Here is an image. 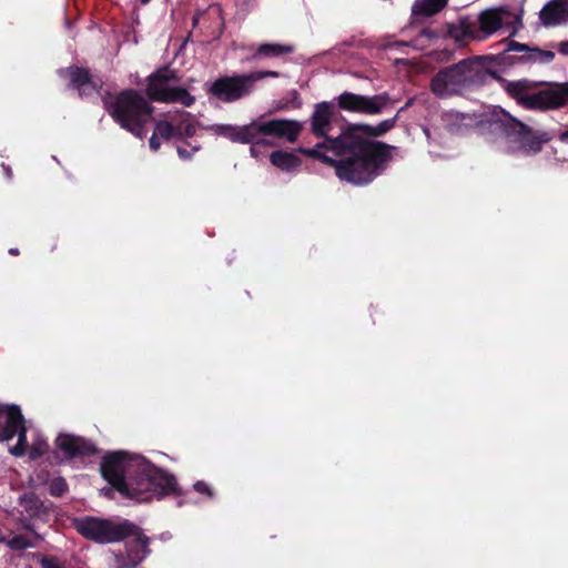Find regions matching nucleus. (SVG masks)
Instances as JSON below:
<instances>
[{"instance_id":"f257e3e1","label":"nucleus","mask_w":568,"mask_h":568,"mask_svg":"<svg viewBox=\"0 0 568 568\" xmlns=\"http://www.w3.org/2000/svg\"><path fill=\"white\" fill-rule=\"evenodd\" d=\"M300 152L322 160L335 168L336 175L351 184H369L381 175L390 160L386 145L365 139L357 130L325 139L314 148H301Z\"/></svg>"},{"instance_id":"f03ea898","label":"nucleus","mask_w":568,"mask_h":568,"mask_svg":"<svg viewBox=\"0 0 568 568\" xmlns=\"http://www.w3.org/2000/svg\"><path fill=\"white\" fill-rule=\"evenodd\" d=\"M101 473L111 485L101 489L106 497L111 496L112 488L136 501L161 499L179 493L174 475L158 468L140 455H130L125 452L109 454L103 458Z\"/></svg>"},{"instance_id":"7ed1b4c3","label":"nucleus","mask_w":568,"mask_h":568,"mask_svg":"<svg viewBox=\"0 0 568 568\" xmlns=\"http://www.w3.org/2000/svg\"><path fill=\"white\" fill-rule=\"evenodd\" d=\"M486 121L489 129L499 134L498 148L506 153L532 155L551 139L547 132L534 131L499 106L489 112Z\"/></svg>"},{"instance_id":"20e7f679","label":"nucleus","mask_w":568,"mask_h":568,"mask_svg":"<svg viewBox=\"0 0 568 568\" xmlns=\"http://www.w3.org/2000/svg\"><path fill=\"white\" fill-rule=\"evenodd\" d=\"M14 436L18 437V442L9 452L16 457L28 453L31 459H36L49 448L40 430L27 424L19 406L0 405V442H8Z\"/></svg>"},{"instance_id":"39448f33","label":"nucleus","mask_w":568,"mask_h":568,"mask_svg":"<svg viewBox=\"0 0 568 568\" xmlns=\"http://www.w3.org/2000/svg\"><path fill=\"white\" fill-rule=\"evenodd\" d=\"M105 109L120 126L139 139L146 135L145 124L150 121L153 109L136 91L128 90L118 95L103 98Z\"/></svg>"},{"instance_id":"423d86ee","label":"nucleus","mask_w":568,"mask_h":568,"mask_svg":"<svg viewBox=\"0 0 568 568\" xmlns=\"http://www.w3.org/2000/svg\"><path fill=\"white\" fill-rule=\"evenodd\" d=\"M485 73V60L473 58L440 69L432 79L430 88L439 98L459 94L469 87L479 83Z\"/></svg>"},{"instance_id":"0eeeda50","label":"nucleus","mask_w":568,"mask_h":568,"mask_svg":"<svg viewBox=\"0 0 568 568\" xmlns=\"http://www.w3.org/2000/svg\"><path fill=\"white\" fill-rule=\"evenodd\" d=\"M74 526L84 538L98 544L118 542L135 531V525L129 520H112L92 516L77 519Z\"/></svg>"},{"instance_id":"6e6552de","label":"nucleus","mask_w":568,"mask_h":568,"mask_svg":"<svg viewBox=\"0 0 568 568\" xmlns=\"http://www.w3.org/2000/svg\"><path fill=\"white\" fill-rule=\"evenodd\" d=\"M302 131V124L296 120L274 119L254 121V143L273 146L271 138L295 142Z\"/></svg>"},{"instance_id":"1a4fd4ad","label":"nucleus","mask_w":568,"mask_h":568,"mask_svg":"<svg viewBox=\"0 0 568 568\" xmlns=\"http://www.w3.org/2000/svg\"><path fill=\"white\" fill-rule=\"evenodd\" d=\"M128 537H133L125 542L124 550L110 551L114 568H136L150 555V538L135 525V531Z\"/></svg>"},{"instance_id":"9d476101","label":"nucleus","mask_w":568,"mask_h":568,"mask_svg":"<svg viewBox=\"0 0 568 568\" xmlns=\"http://www.w3.org/2000/svg\"><path fill=\"white\" fill-rule=\"evenodd\" d=\"M148 95L160 102H179L184 106L194 103V97L182 88L171 87L165 72H158L149 78Z\"/></svg>"},{"instance_id":"9b49d317","label":"nucleus","mask_w":568,"mask_h":568,"mask_svg":"<svg viewBox=\"0 0 568 568\" xmlns=\"http://www.w3.org/2000/svg\"><path fill=\"white\" fill-rule=\"evenodd\" d=\"M390 102L387 93L376 95H362L352 92H343L337 98V104L341 109L348 112H356L363 114H378L381 113Z\"/></svg>"},{"instance_id":"f8f14e48","label":"nucleus","mask_w":568,"mask_h":568,"mask_svg":"<svg viewBox=\"0 0 568 568\" xmlns=\"http://www.w3.org/2000/svg\"><path fill=\"white\" fill-rule=\"evenodd\" d=\"M247 73L233 77H222L215 80L210 92L223 102H234L247 97L253 91Z\"/></svg>"},{"instance_id":"ddd939ff","label":"nucleus","mask_w":568,"mask_h":568,"mask_svg":"<svg viewBox=\"0 0 568 568\" xmlns=\"http://www.w3.org/2000/svg\"><path fill=\"white\" fill-rule=\"evenodd\" d=\"M568 102V92L560 88L528 92L521 106L528 110H554Z\"/></svg>"},{"instance_id":"4468645a","label":"nucleus","mask_w":568,"mask_h":568,"mask_svg":"<svg viewBox=\"0 0 568 568\" xmlns=\"http://www.w3.org/2000/svg\"><path fill=\"white\" fill-rule=\"evenodd\" d=\"M55 443L63 457L68 459L77 456H90L97 452L91 442L70 434L59 435Z\"/></svg>"},{"instance_id":"2eb2a0df","label":"nucleus","mask_w":568,"mask_h":568,"mask_svg":"<svg viewBox=\"0 0 568 568\" xmlns=\"http://www.w3.org/2000/svg\"><path fill=\"white\" fill-rule=\"evenodd\" d=\"M59 74L69 79L70 87L77 89L80 95H90L101 87V82L93 80L85 69L69 67L60 69Z\"/></svg>"},{"instance_id":"dca6fc26","label":"nucleus","mask_w":568,"mask_h":568,"mask_svg":"<svg viewBox=\"0 0 568 568\" xmlns=\"http://www.w3.org/2000/svg\"><path fill=\"white\" fill-rule=\"evenodd\" d=\"M540 20L547 27L568 23V0H551L540 11Z\"/></svg>"},{"instance_id":"f3484780","label":"nucleus","mask_w":568,"mask_h":568,"mask_svg":"<svg viewBox=\"0 0 568 568\" xmlns=\"http://www.w3.org/2000/svg\"><path fill=\"white\" fill-rule=\"evenodd\" d=\"M509 12L503 8H493L485 10L478 18L479 28L483 38L496 32L508 20Z\"/></svg>"},{"instance_id":"a211bd4d","label":"nucleus","mask_w":568,"mask_h":568,"mask_svg":"<svg viewBox=\"0 0 568 568\" xmlns=\"http://www.w3.org/2000/svg\"><path fill=\"white\" fill-rule=\"evenodd\" d=\"M219 135L230 139L236 143H254V121L242 126L231 124H217L213 128Z\"/></svg>"},{"instance_id":"6ab92c4d","label":"nucleus","mask_w":568,"mask_h":568,"mask_svg":"<svg viewBox=\"0 0 568 568\" xmlns=\"http://www.w3.org/2000/svg\"><path fill=\"white\" fill-rule=\"evenodd\" d=\"M507 51L520 52L521 54L518 59L521 62L549 63L555 58V53L552 51L540 50L538 48H529L526 44H521L515 41H511L507 44Z\"/></svg>"},{"instance_id":"aec40b11","label":"nucleus","mask_w":568,"mask_h":568,"mask_svg":"<svg viewBox=\"0 0 568 568\" xmlns=\"http://www.w3.org/2000/svg\"><path fill=\"white\" fill-rule=\"evenodd\" d=\"M332 110L327 102H321L315 105L312 115V131L317 136H326L331 130Z\"/></svg>"},{"instance_id":"412c9836","label":"nucleus","mask_w":568,"mask_h":568,"mask_svg":"<svg viewBox=\"0 0 568 568\" xmlns=\"http://www.w3.org/2000/svg\"><path fill=\"white\" fill-rule=\"evenodd\" d=\"M294 51V47L291 44L283 43H262L257 45L248 57V60H257L263 58H277L290 54Z\"/></svg>"},{"instance_id":"4be33fe9","label":"nucleus","mask_w":568,"mask_h":568,"mask_svg":"<svg viewBox=\"0 0 568 568\" xmlns=\"http://www.w3.org/2000/svg\"><path fill=\"white\" fill-rule=\"evenodd\" d=\"M448 0H415L412 6V17L428 18L442 11Z\"/></svg>"},{"instance_id":"5701e85b","label":"nucleus","mask_w":568,"mask_h":568,"mask_svg":"<svg viewBox=\"0 0 568 568\" xmlns=\"http://www.w3.org/2000/svg\"><path fill=\"white\" fill-rule=\"evenodd\" d=\"M176 136H193L196 133L197 123L191 113L178 111L173 113Z\"/></svg>"},{"instance_id":"b1692460","label":"nucleus","mask_w":568,"mask_h":568,"mask_svg":"<svg viewBox=\"0 0 568 568\" xmlns=\"http://www.w3.org/2000/svg\"><path fill=\"white\" fill-rule=\"evenodd\" d=\"M271 163L282 171H294L301 165V160L292 152L275 151L270 156Z\"/></svg>"},{"instance_id":"393cba45","label":"nucleus","mask_w":568,"mask_h":568,"mask_svg":"<svg viewBox=\"0 0 568 568\" xmlns=\"http://www.w3.org/2000/svg\"><path fill=\"white\" fill-rule=\"evenodd\" d=\"M503 87L505 91L520 105L525 101V98L527 97L528 92L532 89V84L528 80H503Z\"/></svg>"},{"instance_id":"a878e982","label":"nucleus","mask_w":568,"mask_h":568,"mask_svg":"<svg viewBox=\"0 0 568 568\" xmlns=\"http://www.w3.org/2000/svg\"><path fill=\"white\" fill-rule=\"evenodd\" d=\"M27 529L32 531V538L22 535H16L7 541V546L12 550H24L28 548L37 547L38 544L43 540V537L38 532H34L30 526H27Z\"/></svg>"},{"instance_id":"bb28decb","label":"nucleus","mask_w":568,"mask_h":568,"mask_svg":"<svg viewBox=\"0 0 568 568\" xmlns=\"http://www.w3.org/2000/svg\"><path fill=\"white\" fill-rule=\"evenodd\" d=\"M436 38V33L429 29H423L417 37L409 42H395L394 45H408L415 50L426 49L430 41Z\"/></svg>"},{"instance_id":"cd10ccee","label":"nucleus","mask_w":568,"mask_h":568,"mask_svg":"<svg viewBox=\"0 0 568 568\" xmlns=\"http://www.w3.org/2000/svg\"><path fill=\"white\" fill-rule=\"evenodd\" d=\"M169 120L159 121L154 128V135H160L163 139L176 136L175 125L173 122V113L168 115Z\"/></svg>"},{"instance_id":"c85d7f7f","label":"nucleus","mask_w":568,"mask_h":568,"mask_svg":"<svg viewBox=\"0 0 568 568\" xmlns=\"http://www.w3.org/2000/svg\"><path fill=\"white\" fill-rule=\"evenodd\" d=\"M48 485L50 494L57 497L62 496L68 489V485L62 477L52 478Z\"/></svg>"},{"instance_id":"c756f323","label":"nucleus","mask_w":568,"mask_h":568,"mask_svg":"<svg viewBox=\"0 0 568 568\" xmlns=\"http://www.w3.org/2000/svg\"><path fill=\"white\" fill-rule=\"evenodd\" d=\"M396 119H397V115H395L394 118L392 119H388V120H385L383 122H381L376 128H366V131L371 134V135H382L384 134L385 132H387L388 130H390L395 122H396Z\"/></svg>"},{"instance_id":"7c9ffc66","label":"nucleus","mask_w":568,"mask_h":568,"mask_svg":"<svg viewBox=\"0 0 568 568\" xmlns=\"http://www.w3.org/2000/svg\"><path fill=\"white\" fill-rule=\"evenodd\" d=\"M247 74L250 77V80H251L253 87L257 81H260L264 78H267V77L278 78V75H280L278 72H276V71H254V72H250Z\"/></svg>"},{"instance_id":"2f4dec72","label":"nucleus","mask_w":568,"mask_h":568,"mask_svg":"<svg viewBox=\"0 0 568 568\" xmlns=\"http://www.w3.org/2000/svg\"><path fill=\"white\" fill-rule=\"evenodd\" d=\"M193 488L196 493L199 494H204L209 497H212L213 496V491H212V488L205 483V481H196L194 485H193Z\"/></svg>"},{"instance_id":"473e14b6","label":"nucleus","mask_w":568,"mask_h":568,"mask_svg":"<svg viewBox=\"0 0 568 568\" xmlns=\"http://www.w3.org/2000/svg\"><path fill=\"white\" fill-rule=\"evenodd\" d=\"M42 568H61L59 560L55 557L43 556L40 560Z\"/></svg>"},{"instance_id":"72a5a7b5","label":"nucleus","mask_w":568,"mask_h":568,"mask_svg":"<svg viewBox=\"0 0 568 568\" xmlns=\"http://www.w3.org/2000/svg\"><path fill=\"white\" fill-rule=\"evenodd\" d=\"M197 150V146H193L191 150H187L183 146H178V154L182 160H190Z\"/></svg>"},{"instance_id":"f704fd0d","label":"nucleus","mask_w":568,"mask_h":568,"mask_svg":"<svg viewBox=\"0 0 568 568\" xmlns=\"http://www.w3.org/2000/svg\"><path fill=\"white\" fill-rule=\"evenodd\" d=\"M156 136H158V135H154V134H153V135L150 138V141H149L150 148H151V150H153V151H158V150H159V148H160V142H159V140H158V138H156Z\"/></svg>"},{"instance_id":"c9c22d12","label":"nucleus","mask_w":568,"mask_h":568,"mask_svg":"<svg viewBox=\"0 0 568 568\" xmlns=\"http://www.w3.org/2000/svg\"><path fill=\"white\" fill-rule=\"evenodd\" d=\"M558 51L564 55H568V41L560 42L558 45Z\"/></svg>"},{"instance_id":"e433bc0d","label":"nucleus","mask_w":568,"mask_h":568,"mask_svg":"<svg viewBox=\"0 0 568 568\" xmlns=\"http://www.w3.org/2000/svg\"><path fill=\"white\" fill-rule=\"evenodd\" d=\"M2 168H3V171H4V174L8 179H11L12 176V171H11V168L6 165V164H2Z\"/></svg>"},{"instance_id":"4c0bfd02","label":"nucleus","mask_w":568,"mask_h":568,"mask_svg":"<svg viewBox=\"0 0 568 568\" xmlns=\"http://www.w3.org/2000/svg\"><path fill=\"white\" fill-rule=\"evenodd\" d=\"M251 144H252V146L250 148V153H251L252 156L257 158V149H256V146L258 144H256V143H251Z\"/></svg>"},{"instance_id":"58836bf2","label":"nucleus","mask_w":568,"mask_h":568,"mask_svg":"<svg viewBox=\"0 0 568 568\" xmlns=\"http://www.w3.org/2000/svg\"><path fill=\"white\" fill-rule=\"evenodd\" d=\"M560 140L565 141V142H568V130L560 134Z\"/></svg>"},{"instance_id":"ea45409f","label":"nucleus","mask_w":568,"mask_h":568,"mask_svg":"<svg viewBox=\"0 0 568 568\" xmlns=\"http://www.w3.org/2000/svg\"><path fill=\"white\" fill-rule=\"evenodd\" d=\"M457 30H458L457 28L452 27V28H450V30H449V33H450L453 37H456V38H457V33H456V31H457Z\"/></svg>"},{"instance_id":"a19ab883","label":"nucleus","mask_w":568,"mask_h":568,"mask_svg":"<svg viewBox=\"0 0 568 568\" xmlns=\"http://www.w3.org/2000/svg\"><path fill=\"white\" fill-rule=\"evenodd\" d=\"M9 253H10L11 255H18V254H19V251H18V248H10V250H9Z\"/></svg>"},{"instance_id":"79ce46f5","label":"nucleus","mask_w":568,"mask_h":568,"mask_svg":"<svg viewBox=\"0 0 568 568\" xmlns=\"http://www.w3.org/2000/svg\"><path fill=\"white\" fill-rule=\"evenodd\" d=\"M446 116L447 118H458V114L457 113H453V112H449V113H446Z\"/></svg>"},{"instance_id":"37998d69","label":"nucleus","mask_w":568,"mask_h":568,"mask_svg":"<svg viewBox=\"0 0 568 568\" xmlns=\"http://www.w3.org/2000/svg\"><path fill=\"white\" fill-rule=\"evenodd\" d=\"M4 541V536L0 532V542Z\"/></svg>"},{"instance_id":"c03bdc74","label":"nucleus","mask_w":568,"mask_h":568,"mask_svg":"<svg viewBox=\"0 0 568 568\" xmlns=\"http://www.w3.org/2000/svg\"><path fill=\"white\" fill-rule=\"evenodd\" d=\"M151 0H141L142 4L149 3Z\"/></svg>"}]
</instances>
